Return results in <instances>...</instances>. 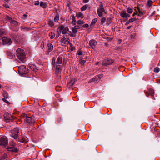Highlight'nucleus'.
Instances as JSON below:
<instances>
[{
    "mask_svg": "<svg viewBox=\"0 0 160 160\" xmlns=\"http://www.w3.org/2000/svg\"><path fill=\"white\" fill-rule=\"evenodd\" d=\"M130 23V22H129V21H128L125 23V25H128V24Z\"/></svg>",
    "mask_w": 160,
    "mask_h": 160,
    "instance_id": "nucleus-60",
    "label": "nucleus"
},
{
    "mask_svg": "<svg viewBox=\"0 0 160 160\" xmlns=\"http://www.w3.org/2000/svg\"><path fill=\"white\" fill-rule=\"evenodd\" d=\"M61 71V70H59V69H56V71H55L56 73V74H59V73H60V72Z\"/></svg>",
    "mask_w": 160,
    "mask_h": 160,
    "instance_id": "nucleus-48",
    "label": "nucleus"
},
{
    "mask_svg": "<svg viewBox=\"0 0 160 160\" xmlns=\"http://www.w3.org/2000/svg\"><path fill=\"white\" fill-rule=\"evenodd\" d=\"M5 31L3 29H0V36L4 34Z\"/></svg>",
    "mask_w": 160,
    "mask_h": 160,
    "instance_id": "nucleus-33",
    "label": "nucleus"
},
{
    "mask_svg": "<svg viewBox=\"0 0 160 160\" xmlns=\"http://www.w3.org/2000/svg\"><path fill=\"white\" fill-rule=\"evenodd\" d=\"M121 16L123 18H126L130 17L128 13H127L125 11H123L120 12Z\"/></svg>",
    "mask_w": 160,
    "mask_h": 160,
    "instance_id": "nucleus-12",
    "label": "nucleus"
},
{
    "mask_svg": "<svg viewBox=\"0 0 160 160\" xmlns=\"http://www.w3.org/2000/svg\"><path fill=\"white\" fill-rule=\"evenodd\" d=\"M136 20V18H131L129 20V22H130V23L133 22H134Z\"/></svg>",
    "mask_w": 160,
    "mask_h": 160,
    "instance_id": "nucleus-35",
    "label": "nucleus"
},
{
    "mask_svg": "<svg viewBox=\"0 0 160 160\" xmlns=\"http://www.w3.org/2000/svg\"><path fill=\"white\" fill-rule=\"evenodd\" d=\"M40 6L41 7H42L43 8H44L47 7V4L46 3L43 2H41L40 3Z\"/></svg>",
    "mask_w": 160,
    "mask_h": 160,
    "instance_id": "nucleus-23",
    "label": "nucleus"
},
{
    "mask_svg": "<svg viewBox=\"0 0 160 160\" xmlns=\"http://www.w3.org/2000/svg\"><path fill=\"white\" fill-rule=\"evenodd\" d=\"M44 42H42V43L41 45V47L42 48H43L44 47Z\"/></svg>",
    "mask_w": 160,
    "mask_h": 160,
    "instance_id": "nucleus-57",
    "label": "nucleus"
},
{
    "mask_svg": "<svg viewBox=\"0 0 160 160\" xmlns=\"http://www.w3.org/2000/svg\"><path fill=\"white\" fill-rule=\"evenodd\" d=\"M63 29V27H60L58 29L57 31V34L56 35V36L57 37H58L59 36L60 34L61 33V32Z\"/></svg>",
    "mask_w": 160,
    "mask_h": 160,
    "instance_id": "nucleus-17",
    "label": "nucleus"
},
{
    "mask_svg": "<svg viewBox=\"0 0 160 160\" xmlns=\"http://www.w3.org/2000/svg\"><path fill=\"white\" fill-rule=\"evenodd\" d=\"M23 118H24V121L29 124H33L35 122V118L33 116L29 117L24 114Z\"/></svg>",
    "mask_w": 160,
    "mask_h": 160,
    "instance_id": "nucleus-3",
    "label": "nucleus"
},
{
    "mask_svg": "<svg viewBox=\"0 0 160 160\" xmlns=\"http://www.w3.org/2000/svg\"><path fill=\"white\" fill-rule=\"evenodd\" d=\"M15 144H13L12 147H8L7 148V150L9 151L12 152H18V150L14 147Z\"/></svg>",
    "mask_w": 160,
    "mask_h": 160,
    "instance_id": "nucleus-13",
    "label": "nucleus"
},
{
    "mask_svg": "<svg viewBox=\"0 0 160 160\" xmlns=\"http://www.w3.org/2000/svg\"><path fill=\"white\" fill-rule=\"evenodd\" d=\"M159 69L158 68L156 67L154 69V71L155 72H158L159 71Z\"/></svg>",
    "mask_w": 160,
    "mask_h": 160,
    "instance_id": "nucleus-41",
    "label": "nucleus"
},
{
    "mask_svg": "<svg viewBox=\"0 0 160 160\" xmlns=\"http://www.w3.org/2000/svg\"><path fill=\"white\" fill-rule=\"evenodd\" d=\"M113 63V60L111 59H107L105 60L102 63V65L107 66L112 64Z\"/></svg>",
    "mask_w": 160,
    "mask_h": 160,
    "instance_id": "nucleus-8",
    "label": "nucleus"
},
{
    "mask_svg": "<svg viewBox=\"0 0 160 160\" xmlns=\"http://www.w3.org/2000/svg\"><path fill=\"white\" fill-rule=\"evenodd\" d=\"M88 5L87 4L84 5L81 9V10H86L87 8Z\"/></svg>",
    "mask_w": 160,
    "mask_h": 160,
    "instance_id": "nucleus-29",
    "label": "nucleus"
},
{
    "mask_svg": "<svg viewBox=\"0 0 160 160\" xmlns=\"http://www.w3.org/2000/svg\"><path fill=\"white\" fill-rule=\"evenodd\" d=\"M2 100L4 102H6V103H8V101L7 100H6L5 98H2Z\"/></svg>",
    "mask_w": 160,
    "mask_h": 160,
    "instance_id": "nucleus-56",
    "label": "nucleus"
},
{
    "mask_svg": "<svg viewBox=\"0 0 160 160\" xmlns=\"http://www.w3.org/2000/svg\"><path fill=\"white\" fill-rule=\"evenodd\" d=\"M11 134L10 136L13 137L15 139H17L19 133V128L17 127L13 130L11 131Z\"/></svg>",
    "mask_w": 160,
    "mask_h": 160,
    "instance_id": "nucleus-4",
    "label": "nucleus"
},
{
    "mask_svg": "<svg viewBox=\"0 0 160 160\" xmlns=\"http://www.w3.org/2000/svg\"><path fill=\"white\" fill-rule=\"evenodd\" d=\"M106 20V19L105 18H102L101 20V23L103 24L104 23H105Z\"/></svg>",
    "mask_w": 160,
    "mask_h": 160,
    "instance_id": "nucleus-36",
    "label": "nucleus"
},
{
    "mask_svg": "<svg viewBox=\"0 0 160 160\" xmlns=\"http://www.w3.org/2000/svg\"><path fill=\"white\" fill-rule=\"evenodd\" d=\"M102 77V75H98L95 76L94 78L90 80V82L92 81L97 82L99 81L101 78Z\"/></svg>",
    "mask_w": 160,
    "mask_h": 160,
    "instance_id": "nucleus-9",
    "label": "nucleus"
},
{
    "mask_svg": "<svg viewBox=\"0 0 160 160\" xmlns=\"http://www.w3.org/2000/svg\"><path fill=\"white\" fill-rule=\"evenodd\" d=\"M72 33H74L75 34H76V33H77V32H78L77 30H76L74 28H72Z\"/></svg>",
    "mask_w": 160,
    "mask_h": 160,
    "instance_id": "nucleus-40",
    "label": "nucleus"
},
{
    "mask_svg": "<svg viewBox=\"0 0 160 160\" xmlns=\"http://www.w3.org/2000/svg\"><path fill=\"white\" fill-rule=\"evenodd\" d=\"M48 49L47 51L48 52L51 51L53 50V48L52 45L50 43H49L48 44Z\"/></svg>",
    "mask_w": 160,
    "mask_h": 160,
    "instance_id": "nucleus-19",
    "label": "nucleus"
},
{
    "mask_svg": "<svg viewBox=\"0 0 160 160\" xmlns=\"http://www.w3.org/2000/svg\"><path fill=\"white\" fill-rule=\"evenodd\" d=\"M148 4L149 6H150L152 4V1L150 0H149L148 1Z\"/></svg>",
    "mask_w": 160,
    "mask_h": 160,
    "instance_id": "nucleus-47",
    "label": "nucleus"
},
{
    "mask_svg": "<svg viewBox=\"0 0 160 160\" xmlns=\"http://www.w3.org/2000/svg\"><path fill=\"white\" fill-rule=\"evenodd\" d=\"M128 13H131L132 12V11H128Z\"/></svg>",
    "mask_w": 160,
    "mask_h": 160,
    "instance_id": "nucleus-63",
    "label": "nucleus"
},
{
    "mask_svg": "<svg viewBox=\"0 0 160 160\" xmlns=\"http://www.w3.org/2000/svg\"><path fill=\"white\" fill-rule=\"evenodd\" d=\"M62 30V34H65L67 33V32L68 31V28H66L64 29H63Z\"/></svg>",
    "mask_w": 160,
    "mask_h": 160,
    "instance_id": "nucleus-25",
    "label": "nucleus"
},
{
    "mask_svg": "<svg viewBox=\"0 0 160 160\" xmlns=\"http://www.w3.org/2000/svg\"><path fill=\"white\" fill-rule=\"evenodd\" d=\"M56 65V69H59V70H61V69L60 67V66L59 65H57V64H55Z\"/></svg>",
    "mask_w": 160,
    "mask_h": 160,
    "instance_id": "nucleus-38",
    "label": "nucleus"
},
{
    "mask_svg": "<svg viewBox=\"0 0 160 160\" xmlns=\"http://www.w3.org/2000/svg\"><path fill=\"white\" fill-rule=\"evenodd\" d=\"M72 24L73 25H75L77 23V21L75 20V17L74 15L72 16Z\"/></svg>",
    "mask_w": 160,
    "mask_h": 160,
    "instance_id": "nucleus-20",
    "label": "nucleus"
},
{
    "mask_svg": "<svg viewBox=\"0 0 160 160\" xmlns=\"http://www.w3.org/2000/svg\"><path fill=\"white\" fill-rule=\"evenodd\" d=\"M70 36L72 37H75L76 36V34L72 33L70 35Z\"/></svg>",
    "mask_w": 160,
    "mask_h": 160,
    "instance_id": "nucleus-51",
    "label": "nucleus"
},
{
    "mask_svg": "<svg viewBox=\"0 0 160 160\" xmlns=\"http://www.w3.org/2000/svg\"><path fill=\"white\" fill-rule=\"evenodd\" d=\"M74 28L76 30H77V29H78L80 28V27L79 26L76 25V26H75L74 28Z\"/></svg>",
    "mask_w": 160,
    "mask_h": 160,
    "instance_id": "nucleus-46",
    "label": "nucleus"
},
{
    "mask_svg": "<svg viewBox=\"0 0 160 160\" xmlns=\"http://www.w3.org/2000/svg\"><path fill=\"white\" fill-rule=\"evenodd\" d=\"M97 44V42L95 40H90L89 43V46L93 49H94Z\"/></svg>",
    "mask_w": 160,
    "mask_h": 160,
    "instance_id": "nucleus-10",
    "label": "nucleus"
},
{
    "mask_svg": "<svg viewBox=\"0 0 160 160\" xmlns=\"http://www.w3.org/2000/svg\"><path fill=\"white\" fill-rule=\"evenodd\" d=\"M2 40L4 44L10 45L12 43V41L11 39L6 37L2 38Z\"/></svg>",
    "mask_w": 160,
    "mask_h": 160,
    "instance_id": "nucleus-6",
    "label": "nucleus"
},
{
    "mask_svg": "<svg viewBox=\"0 0 160 160\" xmlns=\"http://www.w3.org/2000/svg\"><path fill=\"white\" fill-rule=\"evenodd\" d=\"M132 27V26H129L127 28V29H130V28H131Z\"/></svg>",
    "mask_w": 160,
    "mask_h": 160,
    "instance_id": "nucleus-64",
    "label": "nucleus"
},
{
    "mask_svg": "<svg viewBox=\"0 0 160 160\" xmlns=\"http://www.w3.org/2000/svg\"><path fill=\"white\" fill-rule=\"evenodd\" d=\"M56 90H61V88L60 87H57L56 88Z\"/></svg>",
    "mask_w": 160,
    "mask_h": 160,
    "instance_id": "nucleus-59",
    "label": "nucleus"
},
{
    "mask_svg": "<svg viewBox=\"0 0 160 160\" xmlns=\"http://www.w3.org/2000/svg\"><path fill=\"white\" fill-rule=\"evenodd\" d=\"M30 67L31 69H33V70H34L35 71V70H34V69L36 68L35 66L34 65H31V66H30Z\"/></svg>",
    "mask_w": 160,
    "mask_h": 160,
    "instance_id": "nucleus-45",
    "label": "nucleus"
},
{
    "mask_svg": "<svg viewBox=\"0 0 160 160\" xmlns=\"http://www.w3.org/2000/svg\"><path fill=\"white\" fill-rule=\"evenodd\" d=\"M86 62V60H83L82 59H81L80 61V63L81 64L83 65L84 64V63Z\"/></svg>",
    "mask_w": 160,
    "mask_h": 160,
    "instance_id": "nucleus-39",
    "label": "nucleus"
},
{
    "mask_svg": "<svg viewBox=\"0 0 160 160\" xmlns=\"http://www.w3.org/2000/svg\"><path fill=\"white\" fill-rule=\"evenodd\" d=\"M76 16L78 18H82L84 17L83 14L81 12H79L77 13Z\"/></svg>",
    "mask_w": 160,
    "mask_h": 160,
    "instance_id": "nucleus-22",
    "label": "nucleus"
},
{
    "mask_svg": "<svg viewBox=\"0 0 160 160\" xmlns=\"http://www.w3.org/2000/svg\"><path fill=\"white\" fill-rule=\"evenodd\" d=\"M99 10H104L103 6L102 5V4H101L99 5Z\"/></svg>",
    "mask_w": 160,
    "mask_h": 160,
    "instance_id": "nucleus-42",
    "label": "nucleus"
},
{
    "mask_svg": "<svg viewBox=\"0 0 160 160\" xmlns=\"http://www.w3.org/2000/svg\"><path fill=\"white\" fill-rule=\"evenodd\" d=\"M149 91L151 95L152 96H153L154 94V91L152 89H150Z\"/></svg>",
    "mask_w": 160,
    "mask_h": 160,
    "instance_id": "nucleus-37",
    "label": "nucleus"
},
{
    "mask_svg": "<svg viewBox=\"0 0 160 160\" xmlns=\"http://www.w3.org/2000/svg\"><path fill=\"white\" fill-rule=\"evenodd\" d=\"M59 16L58 14H57L55 17L54 18V21L55 22H57L59 20Z\"/></svg>",
    "mask_w": 160,
    "mask_h": 160,
    "instance_id": "nucleus-28",
    "label": "nucleus"
},
{
    "mask_svg": "<svg viewBox=\"0 0 160 160\" xmlns=\"http://www.w3.org/2000/svg\"><path fill=\"white\" fill-rule=\"evenodd\" d=\"M8 141L7 137L5 136L0 138V145L4 147L6 146L8 144Z\"/></svg>",
    "mask_w": 160,
    "mask_h": 160,
    "instance_id": "nucleus-5",
    "label": "nucleus"
},
{
    "mask_svg": "<svg viewBox=\"0 0 160 160\" xmlns=\"http://www.w3.org/2000/svg\"><path fill=\"white\" fill-rule=\"evenodd\" d=\"M97 12L98 15L101 17L104 16V14L107 13L106 11H97Z\"/></svg>",
    "mask_w": 160,
    "mask_h": 160,
    "instance_id": "nucleus-14",
    "label": "nucleus"
},
{
    "mask_svg": "<svg viewBox=\"0 0 160 160\" xmlns=\"http://www.w3.org/2000/svg\"><path fill=\"white\" fill-rule=\"evenodd\" d=\"M22 31H24L26 30V28L25 27H24L22 26L20 27Z\"/></svg>",
    "mask_w": 160,
    "mask_h": 160,
    "instance_id": "nucleus-54",
    "label": "nucleus"
},
{
    "mask_svg": "<svg viewBox=\"0 0 160 160\" xmlns=\"http://www.w3.org/2000/svg\"><path fill=\"white\" fill-rule=\"evenodd\" d=\"M6 19L8 20L10 22L12 20V19L8 16H6Z\"/></svg>",
    "mask_w": 160,
    "mask_h": 160,
    "instance_id": "nucleus-34",
    "label": "nucleus"
},
{
    "mask_svg": "<svg viewBox=\"0 0 160 160\" xmlns=\"http://www.w3.org/2000/svg\"><path fill=\"white\" fill-rule=\"evenodd\" d=\"M20 142L23 143H26L27 142L26 139L24 138H22L20 139Z\"/></svg>",
    "mask_w": 160,
    "mask_h": 160,
    "instance_id": "nucleus-31",
    "label": "nucleus"
},
{
    "mask_svg": "<svg viewBox=\"0 0 160 160\" xmlns=\"http://www.w3.org/2000/svg\"><path fill=\"white\" fill-rule=\"evenodd\" d=\"M3 6L5 7L6 8H9V6L8 5L5 4L3 5Z\"/></svg>",
    "mask_w": 160,
    "mask_h": 160,
    "instance_id": "nucleus-53",
    "label": "nucleus"
},
{
    "mask_svg": "<svg viewBox=\"0 0 160 160\" xmlns=\"http://www.w3.org/2000/svg\"><path fill=\"white\" fill-rule=\"evenodd\" d=\"M49 35L51 39H52L54 37L55 34L53 32H51L49 33Z\"/></svg>",
    "mask_w": 160,
    "mask_h": 160,
    "instance_id": "nucleus-26",
    "label": "nucleus"
},
{
    "mask_svg": "<svg viewBox=\"0 0 160 160\" xmlns=\"http://www.w3.org/2000/svg\"><path fill=\"white\" fill-rule=\"evenodd\" d=\"M155 12V11H154L152 13H150V12H149V14H148V15H149L150 16H152L154 14V13Z\"/></svg>",
    "mask_w": 160,
    "mask_h": 160,
    "instance_id": "nucleus-55",
    "label": "nucleus"
},
{
    "mask_svg": "<svg viewBox=\"0 0 160 160\" xmlns=\"http://www.w3.org/2000/svg\"><path fill=\"white\" fill-rule=\"evenodd\" d=\"M136 37V34L135 33H134L130 35V38L131 40H132L134 39Z\"/></svg>",
    "mask_w": 160,
    "mask_h": 160,
    "instance_id": "nucleus-24",
    "label": "nucleus"
},
{
    "mask_svg": "<svg viewBox=\"0 0 160 160\" xmlns=\"http://www.w3.org/2000/svg\"><path fill=\"white\" fill-rule=\"evenodd\" d=\"M69 40L68 38H65L63 37V38L61 39V42L64 44H65L67 42L68 43L69 42Z\"/></svg>",
    "mask_w": 160,
    "mask_h": 160,
    "instance_id": "nucleus-18",
    "label": "nucleus"
},
{
    "mask_svg": "<svg viewBox=\"0 0 160 160\" xmlns=\"http://www.w3.org/2000/svg\"><path fill=\"white\" fill-rule=\"evenodd\" d=\"M3 97L6 98H8V93L4 91L3 93Z\"/></svg>",
    "mask_w": 160,
    "mask_h": 160,
    "instance_id": "nucleus-30",
    "label": "nucleus"
},
{
    "mask_svg": "<svg viewBox=\"0 0 160 160\" xmlns=\"http://www.w3.org/2000/svg\"><path fill=\"white\" fill-rule=\"evenodd\" d=\"M7 55L8 56H9L10 58H12L13 56L12 54L10 52H8Z\"/></svg>",
    "mask_w": 160,
    "mask_h": 160,
    "instance_id": "nucleus-44",
    "label": "nucleus"
},
{
    "mask_svg": "<svg viewBox=\"0 0 160 160\" xmlns=\"http://www.w3.org/2000/svg\"><path fill=\"white\" fill-rule=\"evenodd\" d=\"M78 24H82L84 23V22L81 20H79L77 22Z\"/></svg>",
    "mask_w": 160,
    "mask_h": 160,
    "instance_id": "nucleus-43",
    "label": "nucleus"
},
{
    "mask_svg": "<svg viewBox=\"0 0 160 160\" xmlns=\"http://www.w3.org/2000/svg\"><path fill=\"white\" fill-rule=\"evenodd\" d=\"M89 1V0H83V2L84 3H87Z\"/></svg>",
    "mask_w": 160,
    "mask_h": 160,
    "instance_id": "nucleus-61",
    "label": "nucleus"
},
{
    "mask_svg": "<svg viewBox=\"0 0 160 160\" xmlns=\"http://www.w3.org/2000/svg\"><path fill=\"white\" fill-rule=\"evenodd\" d=\"M62 57H58L57 60L56 62L55 63V62L54 61V63H53L54 58L52 60V65L55 67V64L56 65L57 64H61L62 62Z\"/></svg>",
    "mask_w": 160,
    "mask_h": 160,
    "instance_id": "nucleus-11",
    "label": "nucleus"
},
{
    "mask_svg": "<svg viewBox=\"0 0 160 160\" xmlns=\"http://www.w3.org/2000/svg\"><path fill=\"white\" fill-rule=\"evenodd\" d=\"M4 116L5 120L6 121H6L7 122L12 121L13 120L12 116L8 113H6L4 114Z\"/></svg>",
    "mask_w": 160,
    "mask_h": 160,
    "instance_id": "nucleus-7",
    "label": "nucleus"
},
{
    "mask_svg": "<svg viewBox=\"0 0 160 160\" xmlns=\"http://www.w3.org/2000/svg\"><path fill=\"white\" fill-rule=\"evenodd\" d=\"M88 26H89L88 24H86L83 25L82 27L84 28H87L88 27Z\"/></svg>",
    "mask_w": 160,
    "mask_h": 160,
    "instance_id": "nucleus-50",
    "label": "nucleus"
},
{
    "mask_svg": "<svg viewBox=\"0 0 160 160\" xmlns=\"http://www.w3.org/2000/svg\"><path fill=\"white\" fill-rule=\"evenodd\" d=\"M40 3L38 1H36L34 2V5H38Z\"/></svg>",
    "mask_w": 160,
    "mask_h": 160,
    "instance_id": "nucleus-49",
    "label": "nucleus"
},
{
    "mask_svg": "<svg viewBox=\"0 0 160 160\" xmlns=\"http://www.w3.org/2000/svg\"><path fill=\"white\" fill-rule=\"evenodd\" d=\"M17 56L18 58L20 61L24 62L25 59L26 55L23 50L20 48L16 51Z\"/></svg>",
    "mask_w": 160,
    "mask_h": 160,
    "instance_id": "nucleus-1",
    "label": "nucleus"
},
{
    "mask_svg": "<svg viewBox=\"0 0 160 160\" xmlns=\"http://www.w3.org/2000/svg\"><path fill=\"white\" fill-rule=\"evenodd\" d=\"M121 40L120 39H119L118 41V44H120L121 42Z\"/></svg>",
    "mask_w": 160,
    "mask_h": 160,
    "instance_id": "nucleus-62",
    "label": "nucleus"
},
{
    "mask_svg": "<svg viewBox=\"0 0 160 160\" xmlns=\"http://www.w3.org/2000/svg\"><path fill=\"white\" fill-rule=\"evenodd\" d=\"M143 11H135L136 12H134L132 16H134L135 15H138V16H141L144 13V12Z\"/></svg>",
    "mask_w": 160,
    "mask_h": 160,
    "instance_id": "nucleus-16",
    "label": "nucleus"
},
{
    "mask_svg": "<svg viewBox=\"0 0 160 160\" xmlns=\"http://www.w3.org/2000/svg\"><path fill=\"white\" fill-rule=\"evenodd\" d=\"M112 38L110 37H108L106 38V39L108 41H110L112 40Z\"/></svg>",
    "mask_w": 160,
    "mask_h": 160,
    "instance_id": "nucleus-52",
    "label": "nucleus"
},
{
    "mask_svg": "<svg viewBox=\"0 0 160 160\" xmlns=\"http://www.w3.org/2000/svg\"><path fill=\"white\" fill-rule=\"evenodd\" d=\"M82 52L81 51H79L78 52V55H82Z\"/></svg>",
    "mask_w": 160,
    "mask_h": 160,
    "instance_id": "nucleus-58",
    "label": "nucleus"
},
{
    "mask_svg": "<svg viewBox=\"0 0 160 160\" xmlns=\"http://www.w3.org/2000/svg\"><path fill=\"white\" fill-rule=\"evenodd\" d=\"M76 81V80L74 78H72L71 79L69 82H68V86L69 87V88H70V87L74 85Z\"/></svg>",
    "mask_w": 160,
    "mask_h": 160,
    "instance_id": "nucleus-15",
    "label": "nucleus"
},
{
    "mask_svg": "<svg viewBox=\"0 0 160 160\" xmlns=\"http://www.w3.org/2000/svg\"><path fill=\"white\" fill-rule=\"evenodd\" d=\"M10 23L11 24L14 25L15 26H18L19 25L18 22L13 20Z\"/></svg>",
    "mask_w": 160,
    "mask_h": 160,
    "instance_id": "nucleus-21",
    "label": "nucleus"
},
{
    "mask_svg": "<svg viewBox=\"0 0 160 160\" xmlns=\"http://www.w3.org/2000/svg\"><path fill=\"white\" fill-rule=\"evenodd\" d=\"M48 24L51 26H52L54 25V23L52 21L49 20L48 23Z\"/></svg>",
    "mask_w": 160,
    "mask_h": 160,
    "instance_id": "nucleus-32",
    "label": "nucleus"
},
{
    "mask_svg": "<svg viewBox=\"0 0 160 160\" xmlns=\"http://www.w3.org/2000/svg\"><path fill=\"white\" fill-rule=\"evenodd\" d=\"M18 71L19 74L22 75L28 72V69L24 65H21L18 67Z\"/></svg>",
    "mask_w": 160,
    "mask_h": 160,
    "instance_id": "nucleus-2",
    "label": "nucleus"
},
{
    "mask_svg": "<svg viewBox=\"0 0 160 160\" xmlns=\"http://www.w3.org/2000/svg\"><path fill=\"white\" fill-rule=\"evenodd\" d=\"M97 21V18L93 19L91 23V25H93Z\"/></svg>",
    "mask_w": 160,
    "mask_h": 160,
    "instance_id": "nucleus-27",
    "label": "nucleus"
}]
</instances>
